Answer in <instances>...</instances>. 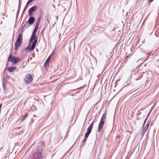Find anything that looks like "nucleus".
Here are the masks:
<instances>
[{"label": "nucleus", "instance_id": "7", "mask_svg": "<svg viewBox=\"0 0 159 159\" xmlns=\"http://www.w3.org/2000/svg\"><path fill=\"white\" fill-rule=\"evenodd\" d=\"M93 123H92L88 128L86 134H85V138H86V139H87V138L88 137L89 135V134H90L91 131L92 129L93 126Z\"/></svg>", "mask_w": 159, "mask_h": 159}, {"label": "nucleus", "instance_id": "16", "mask_svg": "<svg viewBox=\"0 0 159 159\" xmlns=\"http://www.w3.org/2000/svg\"><path fill=\"white\" fill-rule=\"evenodd\" d=\"M87 139L86 138H85L83 140V142L84 141L85 142L86 140Z\"/></svg>", "mask_w": 159, "mask_h": 159}, {"label": "nucleus", "instance_id": "19", "mask_svg": "<svg viewBox=\"0 0 159 159\" xmlns=\"http://www.w3.org/2000/svg\"><path fill=\"white\" fill-rule=\"evenodd\" d=\"M117 137L118 138L119 137V136H117Z\"/></svg>", "mask_w": 159, "mask_h": 159}, {"label": "nucleus", "instance_id": "1", "mask_svg": "<svg viewBox=\"0 0 159 159\" xmlns=\"http://www.w3.org/2000/svg\"><path fill=\"white\" fill-rule=\"evenodd\" d=\"M23 34L20 33L18 36L15 43V50L17 51L21 45L22 41Z\"/></svg>", "mask_w": 159, "mask_h": 159}, {"label": "nucleus", "instance_id": "15", "mask_svg": "<svg viewBox=\"0 0 159 159\" xmlns=\"http://www.w3.org/2000/svg\"><path fill=\"white\" fill-rule=\"evenodd\" d=\"M44 68H46L47 67V63H46L45 62L44 65Z\"/></svg>", "mask_w": 159, "mask_h": 159}, {"label": "nucleus", "instance_id": "3", "mask_svg": "<svg viewBox=\"0 0 159 159\" xmlns=\"http://www.w3.org/2000/svg\"><path fill=\"white\" fill-rule=\"evenodd\" d=\"M8 61L12 62L13 65L14 64L17 63L19 61H20V59L18 57L12 56L10 54L8 57Z\"/></svg>", "mask_w": 159, "mask_h": 159}, {"label": "nucleus", "instance_id": "6", "mask_svg": "<svg viewBox=\"0 0 159 159\" xmlns=\"http://www.w3.org/2000/svg\"><path fill=\"white\" fill-rule=\"evenodd\" d=\"M32 77L30 74H28L26 75L25 81L26 84H30L32 81Z\"/></svg>", "mask_w": 159, "mask_h": 159}, {"label": "nucleus", "instance_id": "8", "mask_svg": "<svg viewBox=\"0 0 159 159\" xmlns=\"http://www.w3.org/2000/svg\"><path fill=\"white\" fill-rule=\"evenodd\" d=\"M145 121L144 123V125L143 127V131H142V133L143 134H144L145 132H146V130H147L148 127L149 126V124L147 123V124L145 125L144 126V125L145 123Z\"/></svg>", "mask_w": 159, "mask_h": 159}, {"label": "nucleus", "instance_id": "10", "mask_svg": "<svg viewBox=\"0 0 159 159\" xmlns=\"http://www.w3.org/2000/svg\"><path fill=\"white\" fill-rule=\"evenodd\" d=\"M33 157L34 159H40L41 155L40 153L36 152L34 154Z\"/></svg>", "mask_w": 159, "mask_h": 159}, {"label": "nucleus", "instance_id": "13", "mask_svg": "<svg viewBox=\"0 0 159 159\" xmlns=\"http://www.w3.org/2000/svg\"><path fill=\"white\" fill-rule=\"evenodd\" d=\"M27 115V114L24 115L23 116V117L21 120V121H22L24 120L25 119V118L26 117Z\"/></svg>", "mask_w": 159, "mask_h": 159}, {"label": "nucleus", "instance_id": "12", "mask_svg": "<svg viewBox=\"0 0 159 159\" xmlns=\"http://www.w3.org/2000/svg\"><path fill=\"white\" fill-rule=\"evenodd\" d=\"M17 68L16 67H11L8 68V70L10 72H13L14 70L16 69Z\"/></svg>", "mask_w": 159, "mask_h": 159}, {"label": "nucleus", "instance_id": "11", "mask_svg": "<svg viewBox=\"0 0 159 159\" xmlns=\"http://www.w3.org/2000/svg\"><path fill=\"white\" fill-rule=\"evenodd\" d=\"M35 18L33 17H30L28 20V23L30 24H32L34 21Z\"/></svg>", "mask_w": 159, "mask_h": 159}, {"label": "nucleus", "instance_id": "5", "mask_svg": "<svg viewBox=\"0 0 159 159\" xmlns=\"http://www.w3.org/2000/svg\"><path fill=\"white\" fill-rule=\"evenodd\" d=\"M37 39H35V41H34V42H33L32 45L31 46V47L30 46V47L26 48L25 49V50L26 51H29L30 52L31 51L33 50L35 48V45L36 43H37Z\"/></svg>", "mask_w": 159, "mask_h": 159}, {"label": "nucleus", "instance_id": "2", "mask_svg": "<svg viewBox=\"0 0 159 159\" xmlns=\"http://www.w3.org/2000/svg\"><path fill=\"white\" fill-rule=\"evenodd\" d=\"M106 117V113H105L103 114L99 124L98 129V132H100L101 129L103 128L104 124V121Z\"/></svg>", "mask_w": 159, "mask_h": 159}, {"label": "nucleus", "instance_id": "18", "mask_svg": "<svg viewBox=\"0 0 159 159\" xmlns=\"http://www.w3.org/2000/svg\"><path fill=\"white\" fill-rule=\"evenodd\" d=\"M153 0H150L148 2H152Z\"/></svg>", "mask_w": 159, "mask_h": 159}, {"label": "nucleus", "instance_id": "17", "mask_svg": "<svg viewBox=\"0 0 159 159\" xmlns=\"http://www.w3.org/2000/svg\"><path fill=\"white\" fill-rule=\"evenodd\" d=\"M26 7H25V9H24V10H23V12L24 11H25V10H26Z\"/></svg>", "mask_w": 159, "mask_h": 159}, {"label": "nucleus", "instance_id": "14", "mask_svg": "<svg viewBox=\"0 0 159 159\" xmlns=\"http://www.w3.org/2000/svg\"><path fill=\"white\" fill-rule=\"evenodd\" d=\"M49 57H49L46 60V61H45V63H47H47H48L49 62V61H50V60H49Z\"/></svg>", "mask_w": 159, "mask_h": 159}, {"label": "nucleus", "instance_id": "9", "mask_svg": "<svg viewBox=\"0 0 159 159\" xmlns=\"http://www.w3.org/2000/svg\"><path fill=\"white\" fill-rule=\"evenodd\" d=\"M37 9V7L36 6H34L31 8L29 10V15L31 16L32 15V14L33 12L36 11Z\"/></svg>", "mask_w": 159, "mask_h": 159}, {"label": "nucleus", "instance_id": "4", "mask_svg": "<svg viewBox=\"0 0 159 159\" xmlns=\"http://www.w3.org/2000/svg\"><path fill=\"white\" fill-rule=\"evenodd\" d=\"M38 23L37 24L36 26L35 27L34 30L33 32V34L31 37L30 39V44L31 43L33 42L34 40L35 41V39H37V38L35 37V34L36 32L37 31L38 27Z\"/></svg>", "mask_w": 159, "mask_h": 159}]
</instances>
